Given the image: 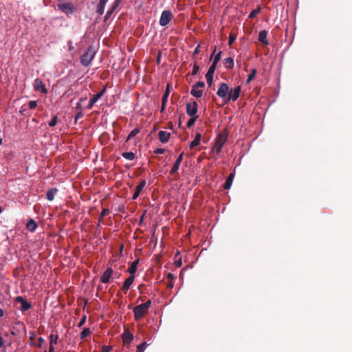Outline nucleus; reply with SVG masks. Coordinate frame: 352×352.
Returning <instances> with one entry per match:
<instances>
[{"label": "nucleus", "mask_w": 352, "mask_h": 352, "mask_svg": "<svg viewBox=\"0 0 352 352\" xmlns=\"http://www.w3.org/2000/svg\"><path fill=\"white\" fill-rule=\"evenodd\" d=\"M151 305V301L148 300L145 303L135 306L133 309L135 320L138 321L142 319L148 313Z\"/></svg>", "instance_id": "nucleus-1"}, {"label": "nucleus", "mask_w": 352, "mask_h": 352, "mask_svg": "<svg viewBox=\"0 0 352 352\" xmlns=\"http://www.w3.org/2000/svg\"><path fill=\"white\" fill-rule=\"evenodd\" d=\"M228 140V133L222 132L219 133L215 140L214 144L212 147V152L219 155L221 152L222 147Z\"/></svg>", "instance_id": "nucleus-2"}, {"label": "nucleus", "mask_w": 352, "mask_h": 352, "mask_svg": "<svg viewBox=\"0 0 352 352\" xmlns=\"http://www.w3.org/2000/svg\"><path fill=\"white\" fill-rule=\"evenodd\" d=\"M96 52V50L92 46H89L80 57L81 65L88 67L94 59Z\"/></svg>", "instance_id": "nucleus-3"}, {"label": "nucleus", "mask_w": 352, "mask_h": 352, "mask_svg": "<svg viewBox=\"0 0 352 352\" xmlns=\"http://www.w3.org/2000/svg\"><path fill=\"white\" fill-rule=\"evenodd\" d=\"M57 9L67 14V16L72 14L76 10V8L70 2L58 3L56 5Z\"/></svg>", "instance_id": "nucleus-4"}, {"label": "nucleus", "mask_w": 352, "mask_h": 352, "mask_svg": "<svg viewBox=\"0 0 352 352\" xmlns=\"http://www.w3.org/2000/svg\"><path fill=\"white\" fill-rule=\"evenodd\" d=\"M229 91H230L229 86L228 85V84H226L225 82H221L220 84V86H219L218 90H217V96L219 98L224 99L225 103H227L226 98L228 97V96L229 94Z\"/></svg>", "instance_id": "nucleus-5"}, {"label": "nucleus", "mask_w": 352, "mask_h": 352, "mask_svg": "<svg viewBox=\"0 0 352 352\" xmlns=\"http://www.w3.org/2000/svg\"><path fill=\"white\" fill-rule=\"evenodd\" d=\"M172 16L173 15L170 10H164L160 19V25L166 26V25H168L170 23Z\"/></svg>", "instance_id": "nucleus-6"}, {"label": "nucleus", "mask_w": 352, "mask_h": 352, "mask_svg": "<svg viewBox=\"0 0 352 352\" xmlns=\"http://www.w3.org/2000/svg\"><path fill=\"white\" fill-rule=\"evenodd\" d=\"M241 91V86L236 87L234 89H231L229 91V94L226 98V102L228 103L230 100L235 101L236 100Z\"/></svg>", "instance_id": "nucleus-7"}, {"label": "nucleus", "mask_w": 352, "mask_h": 352, "mask_svg": "<svg viewBox=\"0 0 352 352\" xmlns=\"http://www.w3.org/2000/svg\"><path fill=\"white\" fill-rule=\"evenodd\" d=\"M198 104L196 101L186 104V113L190 116H198L197 115Z\"/></svg>", "instance_id": "nucleus-8"}, {"label": "nucleus", "mask_w": 352, "mask_h": 352, "mask_svg": "<svg viewBox=\"0 0 352 352\" xmlns=\"http://www.w3.org/2000/svg\"><path fill=\"white\" fill-rule=\"evenodd\" d=\"M106 91V87H104L99 93L94 94L90 99L89 104L87 107V109H91L94 104L104 95Z\"/></svg>", "instance_id": "nucleus-9"}, {"label": "nucleus", "mask_w": 352, "mask_h": 352, "mask_svg": "<svg viewBox=\"0 0 352 352\" xmlns=\"http://www.w3.org/2000/svg\"><path fill=\"white\" fill-rule=\"evenodd\" d=\"M33 86H34V89L35 91H41L43 94H47V90L45 88V84L39 78H36L34 80Z\"/></svg>", "instance_id": "nucleus-10"}, {"label": "nucleus", "mask_w": 352, "mask_h": 352, "mask_svg": "<svg viewBox=\"0 0 352 352\" xmlns=\"http://www.w3.org/2000/svg\"><path fill=\"white\" fill-rule=\"evenodd\" d=\"M15 300L16 302L21 303V310L23 311H27L31 308V304L25 300L22 296H16Z\"/></svg>", "instance_id": "nucleus-11"}, {"label": "nucleus", "mask_w": 352, "mask_h": 352, "mask_svg": "<svg viewBox=\"0 0 352 352\" xmlns=\"http://www.w3.org/2000/svg\"><path fill=\"white\" fill-rule=\"evenodd\" d=\"M183 155H184V153H182L177 158L171 170H170V175H175L179 170V168L181 163L182 162V160H183Z\"/></svg>", "instance_id": "nucleus-12"}, {"label": "nucleus", "mask_w": 352, "mask_h": 352, "mask_svg": "<svg viewBox=\"0 0 352 352\" xmlns=\"http://www.w3.org/2000/svg\"><path fill=\"white\" fill-rule=\"evenodd\" d=\"M146 184V180H142L140 182V184L135 187V192L132 197V199L133 200L136 199L139 197L140 192H142L143 188L145 187Z\"/></svg>", "instance_id": "nucleus-13"}, {"label": "nucleus", "mask_w": 352, "mask_h": 352, "mask_svg": "<svg viewBox=\"0 0 352 352\" xmlns=\"http://www.w3.org/2000/svg\"><path fill=\"white\" fill-rule=\"evenodd\" d=\"M113 274V270L111 267H108L106 271L102 274L100 277V280L103 283H107L109 282L110 278Z\"/></svg>", "instance_id": "nucleus-14"}, {"label": "nucleus", "mask_w": 352, "mask_h": 352, "mask_svg": "<svg viewBox=\"0 0 352 352\" xmlns=\"http://www.w3.org/2000/svg\"><path fill=\"white\" fill-rule=\"evenodd\" d=\"M135 279L134 275H130L129 277H128L125 281L123 283V285L122 287V289L124 292V293H126L131 285L133 284Z\"/></svg>", "instance_id": "nucleus-15"}, {"label": "nucleus", "mask_w": 352, "mask_h": 352, "mask_svg": "<svg viewBox=\"0 0 352 352\" xmlns=\"http://www.w3.org/2000/svg\"><path fill=\"white\" fill-rule=\"evenodd\" d=\"M159 139L162 143H166L170 137V133L165 131H160L158 133Z\"/></svg>", "instance_id": "nucleus-16"}, {"label": "nucleus", "mask_w": 352, "mask_h": 352, "mask_svg": "<svg viewBox=\"0 0 352 352\" xmlns=\"http://www.w3.org/2000/svg\"><path fill=\"white\" fill-rule=\"evenodd\" d=\"M267 32L266 30H261L258 34V40L261 42L263 45H267L269 44L267 38Z\"/></svg>", "instance_id": "nucleus-17"}, {"label": "nucleus", "mask_w": 352, "mask_h": 352, "mask_svg": "<svg viewBox=\"0 0 352 352\" xmlns=\"http://www.w3.org/2000/svg\"><path fill=\"white\" fill-rule=\"evenodd\" d=\"M108 0H99V2L96 6V13L99 15H102L104 13V7Z\"/></svg>", "instance_id": "nucleus-18"}, {"label": "nucleus", "mask_w": 352, "mask_h": 352, "mask_svg": "<svg viewBox=\"0 0 352 352\" xmlns=\"http://www.w3.org/2000/svg\"><path fill=\"white\" fill-rule=\"evenodd\" d=\"M122 338L124 344H129L133 339V335L129 331H124Z\"/></svg>", "instance_id": "nucleus-19"}, {"label": "nucleus", "mask_w": 352, "mask_h": 352, "mask_svg": "<svg viewBox=\"0 0 352 352\" xmlns=\"http://www.w3.org/2000/svg\"><path fill=\"white\" fill-rule=\"evenodd\" d=\"M58 192L57 188H50L47 191L46 198L48 201H53L55 197V195Z\"/></svg>", "instance_id": "nucleus-20"}, {"label": "nucleus", "mask_w": 352, "mask_h": 352, "mask_svg": "<svg viewBox=\"0 0 352 352\" xmlns=\"http://www.w3.org/2000/svg\"><path fill=\"white\" fill-rule=\"evenodd\" d=\"M139 263V259H136L135 260L131 265L130 267L127 270V272L131 274V275H134V274L137 271V266Z\"/></svg>", "instance_id": "nucleus-21"}, {"label": "nucleus", "mask_w": 352, "mask_h": 352, "mask_svg": "<svg viewBox=\"0 0 352 352\" xmlns=\"http://www.w3.org/2000/svg\"><path fill=\"white\" fill-rule=\"evenodd\" d=\"M26 228L30 232H34L37 228V224L33 219H30L26 224Z\"/></svg>", "instance_id": "nucleus-22"}, {"label": "nucleus", "mask_w": 352, "mask_h": 352, "mask_svg": "<svg viewBox=\"0 0 352 352\" xmlns=\"http://www.w3.org/2000/svg\"><path fill=\"white\" fill-rule=\"evenodd\" d=\"M190 94L195 98H200L203 94V91L199 89V88H196L195 87L192 86V89L190 91Z\"/></svg>", "instance_id": "nucleus-23"}, {"label": "nucleus", "mask_w": 352, "mask_h": 352, "mask_svg": "<svg viewBox=\"0 0 352 352\" xmlns=\"http://www.w3.org/2000/svg\"><path fill=\"white\" fill-rule=\"evenodd\" d=\"M233 178H234L233 173H230L228 177L227 178L226 182L223 184L224 189H229L231 187L232 181H233Z\"/></svg>", "instance_id": "nucleus-24"}, {"label": "nucleus", "mask_w": 352, "mask_h": 352, "mask_svg": "<svg viewBox=\"0 0 352 352\" xmlns=\"http://www.w3.org/2000/svg\"><path fill=\"white\" fill-rule=\"evenodd\" d=\"M224 65L227 69H232L234 67V59L231 57L226 58L224 60Z\"/></svg>", "instance_id": "nucleus-25"}, {"label": "nucleus", "mask_w": 352, "mask_h": 352, "mask_svg": "<svg viewBox=\"0 0 352 352\" xmlns=\"http://www.w3.org/2000/svg\"><path fill=\"white\" fill-rule=\"evenodd\" d=\"M169 94H170V85L167 84L166 91L164 94V96H163L162 100V103H164V104H166V103L168 100Z\"/></svg>", "instance_id": "nucleus-26"}, {"label": "nucleus", "mask_w": 352, "mask_h": 352, "mask_svg": "<svg viewBox=\"0 0 352 352\" xmlns=\"http://www.w3.org/2000/svg\"><path fill=\"white\" fill-rule=\"evenodd\" d=\"M122 156L128 160H133L135 157V153L133 152H124L122 153Z\"/></svg>", "instance_id": "nucleus-27"}, {"label": "nucleus", "mask_w": 352, "mask_h": 352, "mask_svg": "<svg viewBox=\"0 0 352 352\" xmlns=\"http://www.w3.org/2000/svg\"><path fill=\"white\" fill-rule=\"evenodd\" d=\"M90 334H91V331H90L89 328H85L81 331L80 338L81 340H83L85 338H87V336H90Z\"/></svg>", "instance_id": "nucleus-28"}, {"label": "nucleus", "mask_w": 352, "mask_h": 352, "mask_svg": "<svg viewBox=\"0 0 352 352\" xmlns=\"http://www.w3.org/2000/svg\"><path fill=\"white\" fill-rule=\"evenodd\" d=\"M261 10V6H258V7L254 10H253L249 14V18L252 19L254 18L260 12Z\"/></svg>", "instance_id": "nucleus-29"}, {"label": "nucleus", "mask_w": 352, "mask_h": 352, "mask_svg": "<svg viewBox=\"0 0 352 352\" xmlns=\"http://www.w3.org/2000/svg\"><path fill=\"white\" fill-rule=\"evenodd\" d=\"M49 338H50V344L54 346V344H56L57 343V341L58 339V336L51 334Z\"/></svg>", "instance_id": "nucleus-30"}, {"label": "nucleus", "mask_w": 352, "mask_h": 352, "mask_svg": "<svg viewBox=\"0 0 352 352\" xmlns=\"http://www.w3.org/2000/svg\"><path fill=\"white\" fill-rule=\"evenodd\" d=\"M117 8H118V6H116L115 1H114V2L113 3V4H112V7H111V10H109V11L107 12V14H106V15H105V17H104V20L108 19L111 16V15L112 14V13L114 12V10H115Z\"/></svg>", "instance_id": "nucleus-31"}, {"label": "nucleus", "mask_w": 352, "mask_h": 352, "mask_svg": "<svg viewBox=\"0 0 352 352\" xmlns=\"http://www.w3.org/2000/svg\"><path fill=\"white\" fill-rule=\"evenodd\" d=\"M140 133V130L138 128L134 129L132 130L130 133L129 134L127 137V140H130L131 138L135 137L136 135H138Z\"/></svg>", "instance_id": "nucleus-32"}, {"label": "nucleus", "mask_w": 352, "mask_h": 352, "mask_svg": "<svg viewBox=\"0 0 352 352\" xmlns=\"http://www.w3.org/2000/svg\"><path fill=\"white\" fill-rule=\"evenodd\" d=\"M256 74V69H253L251 72V73L248 75V78L247 79V83H250L255 77Z\"/></svg>", "instance_id": "nucleus-33"}, {"label": "nucleus", "mask_w": 352, "mask_h": 352, "mask_svg": "<svg viewBox=\"0 0 352 352\" xmlns=\"http://www.w3.org/2000/svg\"><path fill=\"white\" fill-rule=\"evenodd\" d=\"M191 118L189 119V120L187 122L186 126L190 128L192 126L194 125L196 120L197 119L198 116H190Z\"/></svg>", "instance_id": "nucleus-34"}, {"label": "nucleus", "mask_w": 352, "mask_h": 352, "mask_svg": "<svg viewBox=\"0 0 352 352\" xmlns=\"http://www.w3.org/2000/svg\"><path fill=\"white\" fill-rule=\"evenodd\" d=\"M236 38V36L234 34L230 33L229 35L228 45L230 46L234 42Z\"/></svg>", "instance_id": "nucleus-35"}, {"label": "nucleus", "mask_w": 352, "mask_h": 352, "mask_svg": "<svg viewBox=\"0 0 352 352\" xmlns=\"http://www.w3.org/2000/svg\"><path fill=\"white\" fill-rule=\"evenodd\" d=\"M216 66H217V64H214V63H212V64L209 67V69H208V72L206 74H209V75H212L213 76L214 72L215 69H216Z\"/></svg>", "instance_id": "nucleus-36"}, {"label": "nucleus", "mask_w": 352, "mask_h": 352, "mask_svg": "<svg viewBox=\"0 0 352 352\" xmlns=\"http://www.w3.org/2000/svg\"><path fill=\"white\" fill-rule=\"evenodd\" d=\"M206 81H207V83L209 87H211L212 86V82H213V76L212 75H209V74H206Z\"/></svg>", "instance_id": "nucleus-37"}, {"label": "nucleus", "mask_w": 352, "mask_h": 352, "mask_svg": "<svg viewBox=\"0 0 352 352\" xmlns=\"http://www.w3.org/2000/svg\"><path fill=\"white\" fill-rule=\"evenodd\" d=\"M58 117L54 116L52 120L49 122L48 124L50 126H54L57 123Z\"/></svg>", "instance_id": "nucleus-38"}, {"label": "nucleus", "mask_w": 352, "mask_h": 352, "mask_svg": "<svg viewBox=\"0 0 352 352\" xmlns=\"http://www.w3.org/2000/svg\"><path fill=\"white\" fill-rule=\"evenodd\" d=\"M29 108L34 109L37 107V102L35 100H31L28 103Z\"/></svg>", "instance_id": "nucleus-39"}, {"label": "nucleus", "mask_w": 352, "mask_h": 352, "mask_svg": "<svg viewBox=\"0 0 352 352\" xmlns=\"http://www.w3.org/2000/svg\"><path fill=\"white\" fill-rule=\"evenodd\" d=\"M199 144H200V142H199V141H198V140H197L194 139V140H193V141H192V142H190V148L192 149V148H195V146H197L199 145Z\"/></svg>", "instance_id": "nucleus-40"}, {"label": "nucleus", "mask_w": 352, "mask_h": 352, "mask_svg": "<svg viewBox=\"0 0 352 352\" xmlns=\"http://www.w3.org/2000/svg\"><path fill=\"white\" fill-rule=\"evenodd\" d=\"M199 70V65L197 64H195L193 66L192 71V75L195 76L198 73Z\"/></svg>", "instance_id": "nucleus-41"}, {"label": "nucleus", "mask_w": 352, "mask_h": 352, "mask_svg": "<svg viewBox=\"0 0 352 352\" xmlns=\"http://www.w3.org/2000/svg\"><path fill=\"white\" fill-rule=\"evenodd\" d=\"M221 54H222V52H219L215 56H214V60H213V63L214 64H217V63L219 61V60L221 59Z\"/></svg>", "instance_id": "nucleus-42"}, {"label": "nucleus", "mask_w": 352, "mask_h": 352, "mask_svg": "<svg viewBox=\"0 0 352 352\" xmlns=\"http://www.w3.org/2000/svg\"><path fill=\"white\" fill-rule=\"evenodd\" d=\"M109 212H109V209H107V208L102 209L101 214H100L101 218H103L104 217L108 215L109 214Z\"/></svg>", "instance_id": "nucleus-43"}, {"label": "nucleus", "mask_w": 352, "mask_h": 352, "mask_svg": "<svg viewBox=\"0 0 352 352\" xmlns=\"http://www.w3.org/2000/svg\"><path fill=\"white\" fill-rule=\"evenodd\" d=\"M193 86L196 88H202L205 87V83L203 81H198Z\"/></svg>", "instance_id": "nucleus-44"}, {"label": "nucleus", "mask_w": 352, "mask_h": 352, "mask_svg": "<svg viewBox=\"0 0 352 352\" xmlns=\"http://www.w3.org/2000/svg\"><path fill=\"white\" fill-rule=\"evenodd\" d=\"M83 113L81 111H79L75 116V123L77 122L78 120L82 118Z\"/></svg>", "instance_id": "nucleus-45"}, {"label": "nucleus", "mask_w": 352, "mask_h": 352, "mask_svg": "<svg viewBox=\"0 0 352 352\" xmlns=\"http://www.w3.org/2000/svg\"><path fill=\"white\" fill-rule=\"evenodd\" d=\"M164 152L165 149L162 148H157L154 151L155 154H163Z\"/></svg>", "instance_id": "nucleus-46"}, {"label": "nucleus", "mask_w": 352, "mask_h": 352, "mask_svg": "<svg viewBox=\"0 0 352 352\" xmlns=\"http://www.w3.org/2000/svg\"><path fill=\"white\" fill-rule=\"evenodd\" d=\"M167 279L168 281H173L175 279V276L172 273H168Z\"/></svg>", "instance_id": "nucleus-47"}, {"label": "nucleus", "mask_w": 352, "mask_h": 352, "mask_svg": "<svg viewBox=\"0 0 352 352\" xmlns=\"http://www.w3.org/2000/svg\"><path fill=\"white\" fill-rule=\"evenodd\" d=\"M111 349V346H104L102 347L101 352H109Z\"/></svg>", "instance_id": "nucleus-48"}, {"label": "nucleus", "mask_w": 352, "mask_h": 352, "mask_svg": "<svg viewBox=\"0 0 352 352\" xmlns=\"http://www.w3.org/2000/svg\"><path fill=\"white\" fill-rule=\"evenodd\" d=\"M167 287L170 289H172L173 287H174V283H173V281H168V283H167Z\"/></svg>", "instance_id": "nucleus-49"}, {"label": "nucleus", "mask_w": 352, "mask_h": 352, "mask_svg": "<svg viewBox=\"0 0 352 352\" xmlns=\"http://www.w3.org/2000/svg\"><path fill=\"white\" fill-rule=\"evenodd\" d=\"M182 265V259L179 258L178 261H175V265L178 267H181Z\"/></svg>", "instance_id": "nucleus-50"}, {"label": "nucleus", "mask_w": 352, "mask_h": 352, "mask_svg": "<svg viewBox=\"0 0 352 352\" xmlns=\"http://www.w3.org/2000/svg\"><path fill=\"white\" fill-rule=\"evenodd\" d=\"M144 349H142V345H138L137 346V351L136 352H144Z\"/></svg>", "instance_id": "nucleus-51"}, {"label": "nucleus", "mask_w": 352, "mask_h": 352, "mask_svg": "<svg viewBox=\"0 0 352 352\" xmlns=\"http://www.w3.org/2000/svg\"><path fill=\"white\" fill-rule=\"evenodd\" d=\"M201 138V134L199 133H197L195 139L200 142Z\"/></svg>", "instance_id": "nucleus-52"}, {"label": "nucleus", "mask_w": 352, "mask_h": 352, "mask_svg": "<svg viewBox=\"0 0 352 352\" xmlns=\"http://www.w3.org/2000/svg\"><path fill=\"white\" fill-rule=\"evenodd\" d=\"M38 346L41 347L42 344L44 342V339L43 338L40 337L38 339Z\"/></svg>", "instance_id": "nucleus-53"}, {"label": "nucleus", "mask_w": 352, "mask_h": 352, "mask_svg": "<svg viewBox=\"0 0 352 352\" xmlns=\"http://www.w3.org/2000/svg\"><path fill=\"white\" fill-rule=\"evenodd\" d=\"M85 319H86V318L85 316L83 318H82L80 320V321L79 322V324H78V327H81L82 325H83V324L85 323Z\"/></svg>", "instance_id": "nucleus-54"}, {"label": "nucleus", "mask_w": 352, "mask_h": 352, "mask_svg": "<svg viewBox=\"0 0 352 352\" xmlns=\"http://www.w3.org/2000/svg\"><path fill=\"white\" fill-rule=\"evenodd\" d=\"M4 346V340L1 336L0 335V348L3 347Z\"/></svg>", "instance_id": "nucleus-55"}, {"label": "nucleus", "mask_w": 352, "mask_h": 352, "mask_svg": "<svg viewBox=\"0 0 352 352\" xmlns=\"http://www.w3.org/2000/svg\"><path fill=\"white\" fill-rule=\"evenodd\" d=\"M199 45H197V47L195 48V50L193 52V56H195V54H197L199 52Z\"/></svg>", "instance_id": "nucleus-56"}, {"label": "nucleus", "mask_w": 352, "mask_h": 352, "mask_svg": "<svg viewBox=\"0 0 352 352\" xmlns=\"http://www.w3.org/2000/svg\"><path fill=\"white\" fill-rule=\"evenodd\" d=\"M76 109H78V110H81V102H78L76 104Z\"/></svg>", "instance_id": "nucleus-57"}, {"label": "nucleus", "mask_w": 352, "mask_h": 352, "mask_svg": "<svg viewBox=\"0 0 352 352\" xmlns=\"http://www.w3.org/2000/svg\"><path fill=\"white\" fill-rule=\"evenodd\" d=\"M49 352H55L54 351V348L53 345H50Z\"/></svg>", "instance_id": "nucleus-58"}, {"label": "nucleus", "mask_w": 352, "mask_h": 352, "mask_svg": "<svg viewBox=\"0 0 352 352\" xmlns=\"http://www.w3.org/2000/svg\"><path fill=\"white\" fill-rule=\"evenodd\" d=\"M122 0H115L116 6H118Z\"/></svg>", "instance_id": "nucleus-59"}, {"label": "nucleus", "mask_w": 352, "mask_h": 352, "mask_svg": "<svg viewBox=\"0 0 352 352\" xmlns=\"http://www.w3.org/2000/svg\"><path fill=\"white\" fill-rule=\"evenodd\" d=\"M166 104H164V103L162 102V107H161V112L164 111L165 109Z\"/></svg>", "instance_id": "nucleus-60"}, {"label": "nucleus", "mask_w": 352, "mask_h": 352, "mask_svg": "<svg viewBox=\"0 0 352 352\" xmlns=\"http://www.w3.org/2000/svg\"><path fill=\"white\" fill-rule=\"evenodd\" d=\"M140 345H142V349H145V348H146V345H147V344H146V342H142Z\"/></svg>", "instance_id": "nucleus-61"}, {"label": "nucleus", "mask_w": 352, "mask_h": 352, "mask_svg": "<svg viewBox=\"0 0 352 352\" xmlns=\"http://www.w3.org/2000/svg\"><path fill=\"white\" fill-rule=\"evenodd\" d=\"M3 310L2 309H0V317H2L3 316Z\"/></svg>", "instance_id": "nucleus-62"}, {"label": "nucleus", "mask_w": 352, "mask_h": 352, "mask_svg": "<svg viewBox=\"0 0 352 352\" xmlns=\"http://www.w3.org/2000/svg\"><path fill=\"white\" fill-rule=\"evenodd\" d=\"M87 98H81L80 100H79V102H82L85 100H86Z\"/></svg>", "instance_id": "nucleus-63"}, {"label": "nucleus", "mask_w": 352, "mask_h": 352, "mask_svg": "<svg viewBox=\"0 0 352 352\" xmlns=\"http://www.w3.org/2000/svg\"><path fill=\"white\" fill-rule=\"evenodd\" d=\"M25 111V109H22V110H20L19 111V113L21 114V115H23V112Z\"/></svg>", "instance_id": "nucleus-64"}]
</instances>
